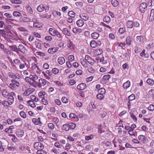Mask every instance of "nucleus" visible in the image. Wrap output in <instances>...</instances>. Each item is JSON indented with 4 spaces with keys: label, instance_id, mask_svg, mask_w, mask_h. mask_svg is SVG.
Returning <instances> with one entry per match:
<instances>
[{
    "label": "nucleus",
    "instance_id": "1",
    "mask_svg": "<svg viewBox=\"0 0 154 154\" xmlns=\"http://www.w3.org/2000/svg\"><path fill=\"white\" fill-rule=\"evenodd\" d=\"M11 64L14 69H17V66H19V69L20 70H23L25 68V65L26 64L21 63L20 60L17 58L14 59L13 61L12 60L10 61Z\"/></svg>",
    "mask_w": 154,
    "mask_h": 154
},
{
    "label": "nucleus",
    "instance_id": "2",
    "mask_svg": "<svg viewBox=\"0 0 154 154\" xmlns=\"http://www.w3.org/2000/svg\"><path fill=\"white\" fill-rule=\"evenodd\" d=\"M48 31L50 34L54 36L57 37L59 38L61 37V35L60 32L57 30L52 28H50Z\"/></svg>",
    "mask_w": 154,
    "mask_h": 154
},
{
    "label": "nucleus",
    "instance_id": "3",
    "mask_svg": "<svg viewBox=\"0 0 154 154\" xmlns=\"http://www.w3.org/2000/svg\"><path fill=\"white\" fill-rule=\"evenodd\" d=\"M49 7L47 5L41 4L39 5L37 8V10L39 12H42L44 10L45 12L48 11Z\"/></svg>",
    "mask_w": 154,
    "mask_h": 154
},
{
    "label": "nucleus",
    "instance_id": "4",
    "mask_svg": "<svg viewBox=\"0 0 154 154\" xmlns=\"http://www.w3.org/2000/svg\"><path fill=\"white\" fill-rule=\"evenodd\" d=\"M47 81L42 78H40L38 82L37 83L36 85L39 88H41L42 86H44L46 84Z\"/></svg>",
    "mask_w": 154,
    "mask_h": 154
},
{
    "label": "nucleus",
    "instance_id": "5",
    "mask_svg": "<svg viewBox=\"0 0 154 154\" xmlns=\"http://www.w3.org/2000/svg\"><path fill=\"white\" fill-rule=\"evenodd\" d=\"M34 148L36 149L40 150L41 149H43L44 146L43 145L39 142H36L34 144Z\"/></svg>",
    "mask_w": 154,
    "mask_h": 154
},
{
    "label": "nucleus",
    "instance_id": "6",
    "mask_svg": "<svg viewBox=\"0 0 154 154\" xmlns=\"http://www.w3.org/2000/svg\"><path fill=\"white\" fill-rule=\"evenodd\" d=\"M32 22L33 23V26L36 28L40 27V23L37 19L35 17L32 19Z\"/></svg>",
    "mask_w": 154,
    "mask_h": 154
},
{
    "label": "nucleus",
    "instance_id": "7",
    "mask_svg": "<svg viewBox=\"0 0 154 154\" xmlns=\"http://www.w3.org/2000/svg\"><path fill=\"white\" fill-rule=\"evenodd\" d=\"M147 4L146 3H142L140 4L139 7L140 11L142 13H144L147 10Z\"/></svg>",
    "mask_w": 154,
    "mask_h": 154
},
{
    "label": "nucleus",
    "instance_id": "8",
    "mask_svg": "<svg viewBox=\"0 0 154 154\" xmlns=\"http://www.w3.org/2000/svg\"><path fill=\"white\" fill-rule=\"evenodd\" d=\"M85 59L91 65L94 64L95 61L88 55H86L85 57Z\"/></svg>",
    "mask_w": 154,
    "mask_h": 154
},
{
    "label": "nucleus",
    "instance_id": "9",
    "mask_svg": "<svg viewBox=\"0 0 154 154\" xmlns=\"http://www.w3.org/2000/svg\"><path fill=\"white\" fill-rule=\"evenodd\" d=\"M20 21L22 22L29 23L32 21V19L26 17H22L20 18Z\"/></svg>",
    "mask_w": 154,
    "mask_h": 154
},
{
    "label": "nucleus",
    "instance_id": "10",
    "mask_svg": "<svg viewBox=\"0 0 154 154\" xmlns=\"http://www.w3.org/2000/svg\"><path fill=\"white\" fill-rule=\"evenodd\" d=\"M59 48L58 47H53L49 48L48 51V52L51 54H54L56 52L59 50Z\"/></svg>",
    "mask_w": 154,
    "mask_h": 154
},
{
    "label": "nucleus",
    "instance_id": "11",
    "mask_svg": "<svg viewBox=\"0 0 154 154\" xmlns=\"http://www.w3.org/2000/svg\"><path fill=\"white\" fill-rule=\"evenodd\" d=\"M31 76V82L32 81L36 85H37V83L38 82H37L38 77L36 75H32V74L30 75Z\"/></svg>",
    "mask_w": 154,
    "mask_h": 154
},
{
    "label": "nucleus",
    "instance_id": "12",
    "mask_svg": "<svg viewBox=\"0 0 154 154\" xmlns=\"http://www.w3.org/2000/svg\"><path fill=\"white\" fill-rule=\"evenodd\" d=\"M136 40L137 43H141L145 41V38L142 36H139L136 37Z\"/></svg>",
    "mask_w": 154,
    "mask_h": 154
},
{
    "label": "nucleus",
    "instance_id": "13",
    "mask_svg": "<svg viewBox=\"0 0 154 154\" xmlns=\"http://www.w3.org/2000/svg\"><path fill=\"white\" fill-rule=\"evenodd\" d=\"M5 21L8 24H14L17 22V20L15 19L11 18L6 19Z\"/></svg>",
    "mask_w": 154,
    "mask_h": 154
},
{
    "label": "nucleus",
    "instance_id": "14",
    "mask_svg": "<svg viewBox=\"0 0 154 154\" xmlns=\"http://www.w3.org/2000/svg\"><path fill=\"white\" fill-rule=\"evenodd\" d=\"M138 138L141 142L144 143L146 142V140L145 136L140 135L138 136Z\"/></svg>",
    "mask_w": 154,
    "mask_h": 154
},
{
    "label": "nucleus",
    "instance_id": "15",
    "mask_svg": "<svg viewBox=\"0 0 154 154\" xmlns=\"http://www.w3.org/2000/svg\"><path fill=\"white\" fill-rule=\"evenodd\" d=\"M80 60L81 64L83 67H88V63L85 59H81Z\"/></svg>",
    "mask_w": 154,
    "mask_h": 154
},
{
    "label": "nucleus",
    "instance_id": "16",
    "mask_svg": "<svg viewBox=\"0 0 154 154\" xmlns=\"http://www.w3.org/2000/svg\"><path fill=\"white\" fill-rule=\"evenodd\" d=\"M24 133L23 131L21 129H19L17 131L16 134L18 137H22L23 136Z\"/></svg>",
    "mask_w": 154,
    "mask_h": 154
},
{
    "label": "nucleus",
    "instance_id": "17",
    "mask_svg": "<svg viewBox=\"0 0 154 154\" xmlns=\"http://www.w3.org/2000/svg\"><path fill=\"white\" fill-rule=\"evenodd\" d=\"M57 61L59 64L62 65L65 63V60L63 57H59L57 59Z\"/></svg>",
    "mask_w": 154,
    "mask_h": 154
},
{
    "label": "nucleus",
    "instance_id": "18",
    "mask_svg": "<svg viewBox=\"0 0 154 154\" xmlns=\"http://www.w3.org/2000/svg\"><path fill=\"white\" fill-rule=\"evenodd\" d=\"M79 16L81 18L85 21L87 20L89 18L88 15L84 13L81 14L79 15Z\"/></svg>",
    "mask_w": 154,
    "mask_h": 154
},
{
    "label": "nucleus",
    "instance_id": "19",
    "mask_svg": "<svg viewBox=\"0 0 154 154\" xmlns=\"http://www.w3.org/2000/svg\"><path fill=\"white\" fill-rule=\"evenodd\" d=\"M86 85L85 83H81L79 84L77 87V88L80 90H83L86 88Z\"/></svg>",
    "mask_w": 154,
    "mask_h": 154
},
{
    "label": "nucleus",
    "instance_id": "20",
    "mask_svg": "<svg viewBox=\"0 0 154 154\" xmlns=\"http://www.w3.org/2000/svg\"><path fill=\"white\" fill-rule=\"evenodd\" d=\"M18 51L22 53H24L26 51V48L23 45L20 44L18 46Z\"/></svg>",
    "mask_w": 154,
    "mask_h": 154
},
{
    "label": "nucleus",
    "instance_id": "21",
    "mask_svg": "<svg viewBox=\"0 0 154 154\" xmlns=\"http://www.w3.org/2000/svg\"><path fill=\"white\" fill-rule=\"evenodd\" d=\"M102 53V50L100 49H97L94 51V54L95 56L100 55Z\"/></svg>",
    "mask_w": 154,
    "mask_h": 154
},
{
    "label": "nucleus",
    "instance_id": "22",
    "mask_svg": "<svg viewBox=\"0 0 154 154\" xmlns=\"http://www.w3.org/2000/svg\"><path fill=\"white\" fill-rule=\"evenodd\" d=\"M126 26L128 28H132L133 27V22L132 20H128L126 23Z\"/></svg>",
    "mask_w": 154,
    "mask_h": 154
},
{
    "label": "nucleus",
    "instance_id": "23",
    "mask_svg": "<svg viewBox=\"0 0 154 154\" xmlns=\"http://www.w3.org/2000/svg\"><path fill=\"white\" fill-rule=\"evenodd\" d=\"M62 31L63 33L65 34L68 36H70L71 35V33L66 28H63V29Z\"/></svg>",
    "mask_w": 154,
    "mask_h": 154
},
{
    "label": "nucleus",
    "instance_id": "24",
    "mask_svg": "<svg viewBox=\"0 0 154 154\" xmlns=\"http://www.w3.org/2000/svg\"><path fill=\"white\" fill-rule=\"evenodd\" d=\"M32 122L36 125H38L42 124L40 118H38L37 119L35 118L33 119Z\"/></svg>",
    "mask_w": 154,
    "mask_h": 154
},
{
    "label": "nucleus",
    "instance_id": "25",
    "mask_svg": "<svg viewBox=\"0 0 154 154\" xmlns=\"http://www.w3.org/2000/svg\"><path fill=\"white\" fill-rule=\"evenodd\" d=\"M76 24L78 26L81 27L83 26L84 22L82 20L79 19L76 21Z\"/></svg>",
    "mask_w": 154,
    "mask_h": 154
},
{
    "label": "nucleus",
    "instance_id": "26",
    "mask_svg": "<svg viewBox=\"0 0 154 154\" xmlns=\"http://www.w3.org/2000/svg\"><path fill=\"white\" fill-rule=\"evenodd\" d=\"M131 85L130 82L129 81H127L123 84V87L124 89H127L129 88Z\"/></svg>",
    "mask_w": 154,
    "mask_h": 154
},
{
    "label": "nucleus",
    "instance_id": "27",
    "mask_svg": "<svg viewBox=\"0 0 154 154\" xmlns=\"http://www.w3.org/2000/svg\"><path fill=\"white\" fill-rule=\"evenodd\" d=\"M72 32L75 33H80L82 32V30L81 29L78 28H73L72 30Z\"/></svg>",
    "mask_w": 154,
    "mask_h": 154
},
{
    "label": "nucleus",
    "instance_id": "28",
    "mask_svg": "<svg viewBox=\"0 0 154 154\" xmlns=\"http://www.w3.org/2000/svg\"><path fill=\"white\" fill-rule=\"evenodd\" d=\"M69 116L70 118L74 119L76 121H78L79 120V117L74 113H70L69 115Z\"/></svg>",
    "mask_w": 154,
    "mask_h": 154
},
{
    "label": "nucleus",
    "instance_id": "29",
    "mask_svg": "<svg viewBox=\"0 0 154 154\" xmlns=\"http://www.w3.org/2000/svg\"><path fill=\"white\" fill-rule=\"evenodd\" d=\"M67 46L69 49H74L75 47L74 46L72 42L70 40L67 43Z\"/></svg>",
    "mask_w": 154,
    "mask_h": 154
},
{
    "label": "nucleus",
    "instance_id": "30",
    "mask_svg": "<svg viewBox=\"0 0 154 154\" xmlns=\"http://www.w3.org/2000/svg\"><path fill=\"white\" fill-rule=\"evenodd\" d=\"M154 20V9L151 10L150 16L149 18V21H152Z\"/></svg>",
    "mask_w": 154,
    "mask_h": 154
},
{
    "label": "nucleus",
    "instance_id": "31",
    "mask_svg": "<svg viewBox=\"0 0 154 154\" xmlns=\"http://www.w3.org/2000/svg\"><path fill=\"white\" fill-rule=\"evenodd\" d=\"M98 132L99 133L101 134L105 132V130L103 127L101 125H99L98 126Z\"/></svg>",
    "mask_w": 154,
    "mask_h": 154
},
{
    "label": "nucleus",
    "instance_id": "32",
    "mask_svg": "<svg viewBox=\"0 0 154 154\" xmlns=\"http://www.w3.org/2000/svg\"><path fill=\"white\" fill-rule=\"evenodd\" d=\"M99 35V34L96 32H93L91 34V37L94 39H97Z\"/></svg>",
    "mask_w": 154,
    "mask_h": 154
},
{
    "label": "nucleus",
    "instance_id": "33",
    "mask_svg": "<svg viewBox=\"0 0 154 154\" xmlns=\"http://www.w3.org/2000/svg\"><path fill=\"white\" fill-rule=\"evenodd\" d=\"M32 93V92L31 91V89L29 88L24 91L23 94L24 96H28L30 95Z\"/></svg>",
    "mask_w": 154,
    "mask_h": 154
},
{
    "label": "nucleus",
    "instance_id": "34",
    "mask_svg": "<svg viewBox=\"0 0 154 154\" xmlns=\"http://www.w3.org/2000/svg\"><path fill=\"white\" fill-rule=\"evenodd\" d=\"M90 45L91 47L92 48H95L97 47L96 42L94 40H92L90 42Z\"/></svg>",
    "mask_w": 154,
    "mask_h": 154
},
{
    "label": "nucleus",
    "instance_id": "35",
    "mask_svg": "<svg viewBox=\"0 0 154 154\" xmlns=\"http://www.w3.org/2000/svg\"><path fill=\"white\" fill-rule=\"evenodd\" d=\"M2 95L4 97L6 98L8 97L9 96V93L6 90H4L2 92Z\"/></svg>",
    "mask_w": 154,
    "mask_h": 154
},
{
    "label": "nucleus",
    "instance_id": "36",
    "mask_svg": "<svg viewBox=\"0 0 154 154\" xmlns=\"http://www.w3.org/2000/svg\"><path fill=\"white\" fill-rule=\"evenodd\" d=\"M126 42L127 44L129 46L131 44V37L130 36H128L127 37Z\"/></svg>",
    "mask_w": 154,
    "mask_h": 154
},
{
    "label": "nucleus",
    "instance_id": "37",
    "mask_svg": "<svg viewBox=\"0 0 154 154\" xmlns=\"http://www.w3.org/2000/svg\"><path fill=\"white\" fill-rule=\"evenodd\" d=\"M13 15L16 17H19L22 16L21 13L17 11H15L13 13Z\"/></svg>",
    "mask_w": 154,
    "mask_h": 154
},
{
    "label": "nucleus",
    "instance_id": "38",
    "mask_svg": "<svg viewBox=\"0 0 154 154\" xmlns=\"http://www.w3.org/2000/svg\"><path fill=\"white\" fill-rule=\"evenodd\" d=\"M7 101L9 103V105H12L14 102V97L9 96L8 98V101Z\"/></svg>",
    "mask_w": 154,
    "mask_h": 154
},
{
    "label": "nucleus",
    "instance_id": "39",
    "mask_svg": "<svg viewBox=\"0 0 154 154\" xmlns=\"http://www.w3.org/2000/svg\"><path fill=\"white\" fill-rule=\"evenodd\" d=\"M54 82L56 85L58 87H60L63 86V83L61 82L55 81Z\"/></svg>",
    "mask_w": 154,
    "mask_h": 154
},
{
    "label": "nucleus",
    "instance_id": "40",
    "mask_svg": "<svg viewBox=\"0 0 154 154\" xmlns=\"http://www.w3.org/2000/svg\"><path fill=\"white\" fill-rule=\"evenodd\" d=\"M98 92L99 94L103 95L106 93V91L104 88H101L98 89Z\"/></svg>",
    "mask_w": 154,
    "mask_h": 154
},
{
    "label": "nucleus",
    "instance_id": "41",
    "mask_svg": "<svg viewBox=\"0 0 154 154\" xmlns=\"http://www.w3.org/2000/svg\"><path fill=\"white\" fill-rule=\"evenodd\" d=\"M111 3L114 7H116L119 5V2L116 0H112Z\"/></svg>",
    "mask_w": 154,
    "mask_h": 154
},
{
    "label": "nucleus",
    "instance_id": "42",
    "mask_svg": "<svg viewBox=\"0 0 154 154\" xmlns=\"http://www.w3.org/2000/svg\"><path fill=\"white\" fill-rule=\"evenodd\" d=\"M62 128L63 130H64L66 131H68L69 130L68 124H66L63 125L62 127Z\"/></svg>",
    "mask_w": 154,
    "mask_h": 154
},
{
    "label": "nucleus",
    "instance_id": "43",
    "mask_svg": "<svg viewBox=\"0 0 154 154\" xmlns=\"http://www.w3.org/2000/svg\"><path fill=\"white\" fill-rule=\"evenodd\" d=\"M146 82L149 85L152 86L154 85V80L151 79H148L146 80Z\"/></svg>",
    "mask_w": 154,
    "mask_h": 154
},
{
    "label": "nucleus",
    "instance_id": "44",
    "mask_svg": "<svg viewBox=\"0 0 154 154\" xmlns=\"http://www.w3.org/2000/svg\"><path fill=\"white\" fill-rule=\"evenodd\" d=\"M27 103L32 108H34L35 107V102L32 100H29L28 101Z\"/></svg>",
    "mask_w": 154,
    "mask_h": 154
},
{
    "label": "nucleus",
    "instance_id": "45",
    "mask_svg": "<svg viewBox=\"0 0 154 154\" xmlns=\"http://www.w3.org/2000/svg\"><path fill=\"white\" fill-rule=\"evenodd\" d=\"M15 79H12L11 80V81L14 84V85H15L17 87H19L20 86V83L18 82Z\"/></svg>",
    "mask_w": 154,
    "mask_h": 154
},
{
    "label": "nucleus",
    "instance_id": "46",
    "mask_svg": "<svg viewBox=\"0 0 154 154\" xmlns=\"http://www.w3.org/2000/svg\"><path fill=\"white\" fill-rule=\"evenodd\" d=\"M48 128L49 129L51 130H53L55 127L54 124L52 123H49L48 124Z\"/></svg>",
    "mask_w": 154,
    "mask_h": 154
},
{
    "label": "nucleus",
    "instance_id": "47",
    "mask_svg": "<svg viewBox=\"0 0 154 154\" xmlns=\"http://www.w3.org/2000/svg\"><path fill=\"white\" fill-rule=\"evenodd\" d=\"M52 73L55 75H56L59 73V70L58 69L56 68H54L52 69Z\"/></svg>",
    "mask_w": 154,
    "mask_h": 154
},
{
    "label": "nucleus",
    "instance_id": "48",
    "mask_svg": "<svg viewBox=\"0 0 154 154\" xmlns=\"http://www.w3.org/2000/svg\"><path fill=\"white\" fill-rule=\"evenodd\" d=\"M68 14L70 17L72 18L74 17L75 15V13L72 11L68 12Z\"/></svg>",
    "mask_w": 154,
    "mask_h": 154
},
{
    "label": "nucleus",
    "instance_id": "49",
    "mask_svg": "<svg viewBox=\"0 0 154 154\" xmlns=\"http://www.w3.org/2000/svg\"><path fill=\"white\" fill-rule=\"evenodd\" d=\"M69 127V130L70 129H73L75 128V125L73 123H70L68 124Z\"/></svg>",
    "mask_w": 154,
    "mask_h": 154
},
{
    "label": "nucleus",
    "instance_id": "50",
    "mask_svg": "<svg viewBox=\"0 0 154 154\" xmlns=\"http://www.w3.org/2000/svg\"><path fill=\"white\" fill-rule=\"evenodd\" d=\"M26 8L27 9V10L28 11V12L30 14H32L33 13V10L32 8L30 7L29 5H27L26 6Z\"/></svg>",
    "mask_w": 154,
    "mask_h": 154
},
{
    "label": "nucleus",
    "instance_id": "51",
    "mask_svg": "<svg viewBox=\"0 0 154 154\" xmlns=\"http://www.w3.org/2000/svg\"><path fill=\"white\" fill-rule=\"evenodd\" d=\"M8 74L10 78L13 79H15V74L14 73L12 72H8Z\"/></svg>",
    "mask_w": 154,
    "mask_h": 154
},
{
    "label": "nucleus",
    "instance_id": "52",
    "mask_svg": "<svg viewBox=\"0 0 154 154\" xmlns=\"http://www.w3.org/2000/svg\"><path fill=\"white\" fill-rule=\"evenodd\" d=\"M10 2L13 4H20L22 2L20 0H11Z\"/></svg>",
    "mask_w": 154,
    "mask_h": 154
},
{
    "label": "nucleus",
    "instance_id": "53",
    "mask_svg": "<svg viewBox=\"0 0 154 154\" xmlns=\"http://www.w3.org/2000/svg\"><path fill=\"white\" fill-rule=\"evenodd\" d=\"M110 20V18L108 16H106L103 18L104 21L107 23H108L109 22Z\"/></svg>",
    "mask_w": 154,
    "mask_h": 154
},
{
    "label": "nucleus",
    "instance_id": "54",
    "mask_svg": "<svg viewBox=\"0 0 154 154\" xmlns=\"http://www.w3.org/2000/svg\"><path fill=\"white\" fill-rule=\"evenodd\" d=\"M45 95V93L43 91L40 92L38 93V95L39 97L41 98H44Z\"/></svg>",
    "mask_w": 154,
    "mask_h": 154
},
{
    "label": "nucleus",
    "instance_id": "55",
    "mask_svg": "<svg viewBox=\"0 0 154 154\" xmlns=\"http://www.w3.org/2000/svg\"><path fill=\"white\" fill-rule=\"evenodd\" d=\"M38 67L36 63H33L31 64V69L33 70L36 69Z\"/></svg>",
    "mask_w": 154,
    "mask_h": 154
},
{
    "label": "nucleus",
    "instance_id": "56",
    "mask_svg": "<svg viewBox=\"0 0 154 154\" xmlns=\"http://www.w3.org/2000/svg\"><path fill=\"white\" fill-rule=\"evenodd\" d=\"M77 7L79 8H81L83 6V3L81 2H77L75 3Z\"/></svg>",
    "mask_w": 154,
    "mask_h": 154
},
{
    "label": "nucleus",
    "instance_id": "57",
    "mask_svg": "<svg viewBox=\"0 0 154 154\" xmlns=\"http://www.w3.org/2000/svg\"><path fill=\"white\" fill-rule=\"evenodd\" d=\"M37 154H47V152L41 149L40 150H38L37 151Z\"/></svg>",
    "mask_w": 154,
    "mask_h": 154
},
{
    "label": "nucleus",
    "instance_id": "58",
    "mask_svg": "<svg viewBox=\"0 0 154 154\" xmlns=\"http://www.w3.org/2000/svg\"><path fill=\"white\" fill-rule=\"evenodd\" d=\"M88 71L90 73H94L95 71V70L92 67H89L87 69Z\"/></svg>",
    "mask_w": 154,
    "mask_h": 154
},
{
    "label": "nucleus",
    "instance_id": "59",
    "mask_svg": "<svg viewBox=\"0 0 154 154\" xmlns=\"http://www.w3.org/2000/svg\"><path fill=\"white\" fill-rule=\"evenodd\" d=\"M62 102L65 103H67L68 102V99L65 97H63L61 98Z\"/></svg>",
    "mask_w": 154,
    "mask_h": 154
},
{
    "label": "nucleus",
    "instance_id": "60",
    "mask_svg": "<svg viewBox=\"0 0 154 154\" xmlns=\"http://www.w3.org/2000/svg\"><path fill=\"white\" fill-rule=\"evenodd\" d=\"M94 137L93 135L91 134L89 136H87L85 137V139L86 140L88 141L91 140Z\"/></svg>",
    "mask_w": 154,
    "mask_h": 154
},
{
    "label": "nucleus",
    "instance_id": "61",
    "mask_svg": "<svg viewBox=\"0 0 154 154\" xmlns=\"http://www.w3.org/2000/svg\"><path fill=\"white\" fill-rule=\"evenodd\" d=\"M30 98L32 101H34L36 102L38 101V99L35 96L31 95L30 96Z\"/></svg>",
    "mask_w": 154,
    "mask_h": 154
},
{
    "label": "nucleus",
    "instance_id": "62",
    "mask_svg": "<svg viewBox=\"0 0 154 154\" xmlns=\"http://www.w3.org/2000/svg\"><path fill=\"white\" fill-rule=\"evenodd\" d=\"M20 115L21 117L23 119H25L26 117V115L24 111H21L20 112Z\"/></svg>",
    "mask_w": 154,
    "mask_h": 154
},
{
    "label": "nucleus",
    "instance_id": "63",
    "mask_svg": "<svg viewBox=\"0 0 154 154\" xmlns=\"http://www.w3.org/2000/svg\"><path fill=\"white\" fill-rule=\"evenodd\" d=\"M35 55L37 56H39L41 57H44L45 56V53L40 51H37L35 52Z\"/></svg>",
    "mask_w": 154,
    "mask_h": 154
},
{
    "label": "nucleus",
    "instance_id": "64",
    "mask_svg": "<svg viewBox=\"0 0 154 154\" xmlns=\"http://www.w3.org/2000/svg\"><path fill=\"white\" fill-rule=\"evenodd\" d=\"M126 31V29L125 27H120L119 30V32L121 34H123Z\"/></svg>",
    "mask_w": 154,
    "mask_h": 154
}]
</instances>
